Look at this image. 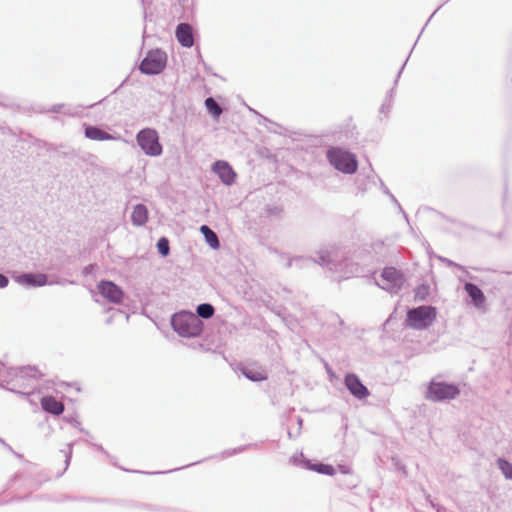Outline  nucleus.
I'll return each instance as SVG.
<instances>
[{"mask_svg": "<svg viewBox=\"0 0 512 512\" xmlns=\"http://www.w3.org/2000/svg\"><path fill=\"white\" fill-rule=\"evenodd\" d=\"M327 157L331 165L341 172L352 174L357 170L356 157L348 151L341 148H332L328 150Z\"/></svg>", "mask_w": 512, "mask_h": 512, "instance_id": "1", "label": "nucleus"}, {"mask_svg": "<svg viewBox=\"0 0 512 512\" xmlns=\"http://www.w3.org/2000/svg\"><path fill=\"white\" fill-rule=\"evenodd\" d=\"M436 319V309L431 306H420L407 313V323L410 327L423 330L432 325Z\"/></svg>", "mask_w": 512, "mask_h": 512, "instance_id": "2", "label": "nucleus"}, {"mask_svg": "<svg viewBox=\"0 0 512 512\" xmlns=\"http://www.w3.org/2000/svg\"><path fill=\"white\" fill-rule=\"evenodd\" d=\"M172 325L174 329L182 336H196L201 331L199 319L192 314L175 315L172 319Z\"/></svg>", "mask_w": 512, "mask_h": 512, "instance_id": "3", "label": "nucleus"}, {"mask_svg": "<svg viewBox=\"0 0 512 512\" xmlns=\"http://www.w3.org/2000/svg\"><path fill=\"white\" fill-rule=\"evenodd\" d=\"M459 392L458 387L453 384L432 381L428 386L426 398L432 401L454 399Z\"/></svg>", "mask_w": 512, "mask_h": 512, "instance_id": "4", "label": "nucleus"}, {"mask_svg": "<svg viewBox=\"0 0 512 512\" xmlns=\"http://www.w3.org/2000/svg\"><path fill=\"white\" fill-rule=\"evenodd\" d=\"M137 142L143 151L150 156H158L162 153L159 137L153 129H143L137 135Z\"/></svg>", "mask_w": 512, "mask_h": 512, "instance_id": "5", "label": "nucleus"}, {"mask_svg": "<svg viewBox=\"0 0 512 512\" xmlns=\"http://www.w3.org/2000/svg\"><path fill=\"white\" fill-rule=\"evenodd\" d=\"M166 66L165 53L155 50L150 51L140 64L141 72L145 74H158Z\"/></svg>", "mask_w": 512, "mask_h": 512, "instance_id": "6", "label": "nucleus"}, {"mask_svg": "<svg viewBox=\"0 0 512 512\" xmlns=\"http://www.w3.org/2000/svg\"><path fill=\"white\" fill-rule=\"evenodd\" d=\"M97 288L101 296L108 302L119 304L123 299L122 289L112 281H101Z\"/></svg>", "mask_w": 512, "mask_h": 512, "instance_id": "7", "label": "nucleus"}, {"mask_svg": "<svg viewBox=\"0 0 512 512\" xmlns=\"http://www.w3.org/2000/svg\"><path fill=\"white\" fill-rule=\"evenodd\" d=\"M345 385L351 394L359 399H363L369 395L368 389L355 374H347L345 376Z\"/></svg>", "mask_w": 512, "mask_h": 512, "instance_id": "8", "label": "nucleus"}, {"mask_svg": "<svg viewBox=\"0 0 512 512\" xmlns=\"http://www.w3.org/2000/svg\"><path fill=\"white\" fill-rule=\"evenodd\" d=\"M213 171L219 176L221 181L226 185L234 183L236 173L233 168L225 161H217L213 165Z\"/></svg>", "mask_w": 512, "mask_h": 512, "instance_id": "9", "label": "nucleus"}, {"mask_svg": "<svg viewBox=\"0 0 512 512\" xmlns=\"http://www.w3.org/2000/svg\"><path fill=\"white\" fill-rule=\"evenodd\" d=\"M176 38L183 47H192L194 44L192 27L187 23L179 24L176 29Z\"/></svg>", "mask_w": 512, "mask_h": 512, "instance_id": "10", "label": "nucleus"}, {"mask_svg": "<svg viewBox=\"0 0 512 512\" xmlns=\"http://www.w3.org/2000/svg\"><path fill=\"white\" fill-rule=\"evenodd\" d=\"M381 276L386 281L387 289L400 287L403 283L402 273L394 267H386Z\"/></svg>", "mask_w": 512, "mask_h": 512, "instance_id": "11", "label": "nucleus"}, {"mask_svg": "<svg viewBox=\"0 0 512 512\" xmlns=\"http://www.w3.org/2000/svg\"><path fill=\"white\" fill-rule=\"evenodd\" d=\"M40 403L44 411L53 415H60L64 411V404L56 400L53 396L42 397Z\"/></svg>", "mask_w": 512, "mask_h": 512, "instance_id": "12", "label": "nucleus"}, {"mask_svg": "<svg viewBox=\"0 0 512 512\" xmlns=\"http://www.w3.org/2000/svg\"><path fill=\"white\" fill-rule=\"evenodd\" d=\"M465 290L468 293V295L471 297L475 306H477V307L483 306V304L485 302V296L480 288H478L475 284L466 283Z\"/></svg>", "mask_w": 512, "mask_h": 512, "instance_id": "13", "label": "nucleus"}, {"mask_svg": "<svg viewBox=\"0 0 512 512\" xmlns=\"http://www.w3.org/2000/svg\"><path fill=\"white\" fill-rule=\"evenodd\" d=\"M131 219L133 224L137 226L144 225L148 220L147 208L142 204L136 205L133 209Z\"/></svg>", "mask_w": 512, "mask_h": 512, "instance_id": "14", "label": "nucleus"}, {"mask_svg": "<svg viewBox=\"0 0 512 512\" xmlns=\"http://www.w3.org/2000/svg\"><path fill=\"white\" fill-rule=\"evenodd\" d=\"M246 378L254 382H260L267 379L266 371L261 367H247L243 369Z\"/></svg>", "mask_w": 512, "mask_h": 512, "instance_id": "15", "label": "nucleus"}, {"mask_svg": "<svg viewBox=\"0 0 512 512\" xmlns=\"http://www.w3.org/2000/svg\"><path fill=\"white\" fill-rule=\"evenodd\" d=\"M85 135L89 139L99 141L109 140L112 138L111 135H109L107 132L93 126H89L85 129Z\"/></svg>", "mask_w": 512, "mask_h": 512, "instance_id": "16", "label": "nucleus"}, {"mask_svg": "<svg viewBox=\"0 0 512 512\" xmlns=\"http://www.w3.org/2000/svg\"><path fill=\"white\" fill-rule=\"evenodd\" d=\"M200 231L204 235L207 243L212 248L217 249L219 247V240L217 235L207 225H202L200 227Z\"/></svg>", "mask_w": 512, "mask_h": 512, "instance_id": "17", "label": "nucleus"}, {"mask_svg": "<svg viewBox=\"0 0 512 512\" xmlns=\"http://www.w3.org/2000/svg\"><path fill=\"white\" fill-rule=\"evenodd\" d=\"M310 469L315 472H318L320 474H325V475H330V476L335 474L334 467L331 465H328V464H322V463L313 464L310 466Z\"/></svg>", "mask_w": 512, "mask_h": 512, "instance_id": "18", "label": "nucleus"}, {"mask_svg": "<svg viewBox=\"0 0 512 512\" xmlns=\"http://www.w3.org/2000/svg\"><path fill=\"white\" fill-rule=\"evenodd\" d=\"M205 105H206V108L208 109V111L214 117H219L221 115L222 109L213 98H211V97L207 98L205 100Z\"/></svg>", "mask_w": 512, "mask_h": 512, "instance_id": "19", "label": "nucleus"}, {"mask_svg": "<svg viewBox=\"0 0 512 512\" xmlns=\"http://www.w3.org/2000/svg\"><path fill=\"white\" fill-rule=\"evenodd\" d=\"M197 313L200 317L208 319L213 316L214 314V307L210 304H200L197 307Z\"/></svg>", "mask_w": 512, "mask_h": 512, "instance_id": "20", "label": "nucleus"}, {"mask_svg": "<svg viewBox=\"0 0 512 512\" xmlns=\"http://www.w3.org/2000/svg\"><path fill=\"white\" fill-rule=\"evenodd\" d=\"M498 465L505 477L512 480V465L503 459L498 460Z\"/></svg>", "mask_w": 512, "mask_h": 512, "instance_id": "21", "label": "nucleus"}, {"mask_svg": "<svg viewBox=\"0 0 512 512\" xmlns=\"http://www.w3.org/2000/svg\"><path fill=\"white\" fill-rule=\"evenodd\" d=\"M157 248L160 254L167 256L169 254V241L167 238L162 237L158 240Z\"/></svg>", "mask_w": 512, "mask_h": 512, "instance_id": "22", "label": "nucleus"}, {"mask_svg": "<svg viewBox=\"0 0 512 512\" xmlns=\"http://www.w3.org/2000/svg\"><path fill=\"white\" fill-rule=\"evenodd\" d=\"M7 284L8 279L4 275L0 274V288L6 287Z\"/></svg>", "mask_w": 512, "mask_h": 512, "instance_id": "23", "label": "nucleus"}, {"mask_svg": "<svg viewBox=\"0 0 512 512\" xmlns=\"http://www.w3.org/2000/svg\"><path fill=\"white\" fill-rule=\"evenodd\" d=\"M61 387H64V388H70V387H72V385H71V384H68V383H63V384L61 385Z\"/></svg>", "mask_w": 512, "mask_h": 512, "instance_id": "24", "label": "nucleus"}, {"mask_svg": "<svg viewBox=\"0 0 512 512\" xmlns=\"http://www.w3.org/2000/svg\"><path fill=\"white\" fill-rule=\"evenodd\" d=\"M25 277H26V279H27L29 282H31V280H32V277H33V276H32V275H27V276H25Z\"/></svg>", "mask_w": 512, "mask_h": 512, "instance_id": "25", "label": "nucleus"}, {"mask_svg": "<svg viewBox=\"0 0 512 512\" xmlns=\"http://www.w3.org/2000/svg\"><path fill=\"white\" fill-rule=\"evenodd\" d=\"M44 282H45V281L43 280V281L38 282V284H39V285H42V284H44Z\"/></svg>", "mask_w": 512, "mask_h": 512, "instance_id": "26", "label": "nucleus"}]
</instances>
